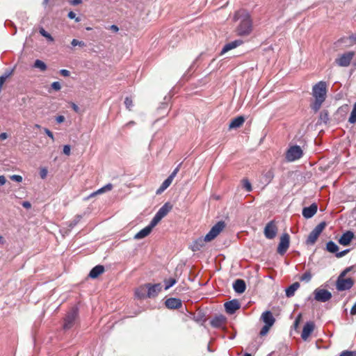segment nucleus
<instances>
[{"instance_id": "nucleus-1", "label": "nucleus", "mask_w": 356, "mask_h": 356, "mask_svg": "<svg viewBox=\"0 0 356 356\" xmlns=\"http://www.w3.org/2000/svg\"><path fill=\"white\" fill-rule=\"evenodd\" d=\"M312 96L314 101L310 104V107L314 112H317L320 110L327 97L326 82L319 81L315 84L312 88Z\"/></svg>"}, {"instance_id": "nucleus-2", "label": "nucleus", "mask_w": 356, "mask_h": 356, "mask_svg": "<svg viewBox=\"0 0 356 356\" xmlns=\"http://www.w3.org/2000/svg\"><path fill=\"white\" fill-rule=\"evenodd\" d=\"M241 17L243 18L236 29V33L241 36L248 35L251 33L252 29V20L250 19L249 15L245 13V10H239L235 13V20H238Z\"/></svg>"}, {"instance_id": "nucleus-3", "label": "nucleus", "mask_w": 356, "mask_h": 356, "mask_svg": "<svg viewBox=\"0 0 356 356\" xmlns=\"http://www.w3.org/2000/svg\"><path fill=\"white\" fill-rule=\"evenodd\" d=\"M325 227L326 222L324 221L320 222L317 226H316L315 228L309 233L306 241L307 244H314L317 238H318L319 235L321 234V232H323Z\"/></svg>"}, {"instance_id": "nucleus-4", "label": "nucleus", "mask_w": 356, "mask_h": 356, "mask_svg": "<svg viewBox=\"0 0 356 356\" xmlns=\"http://www.w3.org/2000/svg\"><path fill=\"white\" fill-rule=\"evenodd\" d=\"M225 227V224L223 221L218 222L204 236V241L209 242L213 240L222 231Z\"/></svg>"}, {"instance_id": "nucleus-5", "label": "nucleus", "mask_w": 356, "mask_h": 356, "mask_svg": "<svg viewBox=\"0 0 356 356\" xmlns=\"http://www.w3.org/2000/svg\"><path fill=\"white\" fill-rule=\"evenodd\" d=\"M355 56L353 51H346L338 56L335 59V63L340 67H348L350 65Z\"/></svg>"}, {"instance_id": "nucleus-6", "label": "nucleus", "mask_w": 356, "mask_h": 356, "mask_svg": "<svg viewBox=\"0 0 356 356\" xmlns=\"http://www.w3.org/2000/svg\"><path fill=\"white\" fill-rule=\"evenodd\" d=\"M78 317V309L76 307H73L66 315L64 318L63 328L65 330H69L72 328L75 324L76 320Z\"/></svg>"}, {"instance_id": "nucleus-7", "label": "nucleus", "mask_w": 356, "mask_h": 356, "mask_svg": "<svg viewBox=\"0 0 356 356\" xmlns=\"http://www.w3.org/2000/svg\"><path fill=\"white\" fill-rule=\"evenodd\" d=\"M303 152L298 145L291 146L286 152L285 158L288 161H294L302 156Z\"/></svg>"}, {"instance_id": "nucleus-8", "label": "nucleus", "mask_w": 356, "mask_h": 356, "mask_svg": "<svg viewBox=\"0 0 356 356\" xmlns=\"http://www.w3.org/2000/svg\"><path fill=\"white\" fill-rule=\"evenodd\" d=\"M172 209L170 202H165L156 212L152 221L157 225Z\"/></svg>"}, {"instance_id": "nucleus-9", "label": "nucleus", "mask_w": 356, "mask_h": 356, "mask_svg": "<svg viewBox=\"0 0 356 356\" xmlns=\"http://www.w3.org/2000/svg\"><path fill=\"white\" fill-rule=\"evenodd\" d=\"M314 299L321 302H325L332 298V293L327 289L318 288L314 291Z\"/></svg>"}, {"instance_id": "nucleus-10", "label": "nucleus", "mask_w": 356, "mask_h": 356, "mask_svg": "<svg viewBox=\"0 0 356 356\" xmlns=\"http://www.w3.org/2000/svg\"><path fill=\"white\" fill-rule=\"evenodd\" d=\"M289 235L287 233L283 234L280 237V241L277 250V252L281 255L284 254L289 247Z\"/></svg>"}, {"instance_id": "nucleus-11", "label": "nucleus", "mask_w": 356, "mask_h": 356, "mask_svg": "<svg viewBox=\"0 0 356 356\" xmlns=\"http://www.w3.org/2000/svg\"><path fill=\"white\" fill-rule=\"evenodd\" d=\"M277 232V227L274 220L268 222L264 227V234L268 239H273L276 236Z\"/></svg>"}, {"instance_id": "nucleus-12", "label": "nucleus", "mask_w": 356, "mask_h": 356, "mask_svg": "<svg viewBox=\"0 0 356 356\" xmlns=\"http://www.w3.org/2000/svg\"><path fill=\"white\" fill-rule=\"evenodd\" d=\"M344 275L343 273L337 281V289L339 291H345L350 289L353 285V281L351 278H342Z\"/></svg>"}, {"instance_id": "nucleus-13", "label": "nucleus", "mask_w": 356, "mask_h": 356, "mask_svg": "<svg viewBox=\"0 0 356 356\" xmlns=\"http://www.w3.org/2000/svg\"><path fill=\"white\" fill-rule=\"evenodd\" d=\"M225 311L229 314H234L236 310L239 309L241 305L238 300L234 299L230 301L226 302L224 304Z\"/></svg>"}, {"instance_id": "nucleus-14", "label": "nucleus", "mask_w": 356, "mask_h": 356, "mask_svg": "<svg viewBox=\"0 0 356 356\" xmlns=\"http://www.w3.org/2000/svg\"><path fill=\"white\" fill-rule=\"evenodd\" d=\"M315 328V324L313 321H307L302 329V332L301 334V338L304 341H307L310 336V334L313 332Z\"/></svg>"}, {"instance_id": "nucleus-15", "label": "nucleus", "mask_w": 356, "mask_h": 356, "mask_svg": "<svg viewBox=\"0 0 356 356\" xmlns=\"http://www.w3.org/2000/svg\"><path fill=\"white\" fill-rule=\"evenodd\" d=\"M147 296L149 298L156 297L162 289V285L160 283L155 284H147Z\"/></svg>"}, {"instance_id": "nucleus-16", "label": "nucleus", "mask_w": 356, "mask_h": 356, "mask_svg": "<svg viewBox=\"0 0 356 356\" xmlns=\"http://www.w3.org/2000/svg\"><path fill=\"white\" fill-rule=\"evenodd\" d=\"M156 225L151 220L150 223L147 227L142 229L134 236V238L138 240V239H142V238L146 237L151 233L153 228Z\"/></svg>"}, {"instance_id": "nucleus-17", "label": "nucleus", "mask_w": 356, "mask_h": 356, "mask_svg": "<svg viewBox=\"0 0 356 356\" xmlns=\"http://www.w3.org/2000/svg\"><path fill=\"white\" fill-rule=\"evenodd\" d=\"M318 206L316 203L312 204L309 207H304L302 209V216L308 219L313 217L317 212Z\"/></svg>"}, {"instance_id": "nucleus-18", "label": "nucleus", "mask_w": 356, "mask_h": 356, "mask_svg": "<svg viewBox=\"0 0 356 356\" xmlns=\"http://www.w3.org/2000/svg\"><path fill=\"white\" fill-rule=\"evenodd\" d=\"M165 305L167 308L175 309L181 307L182 306V302L179 298H170L165 300Z\"/></svg>"}, {"instance_id": "nucleus-19", "label": "nucleus", "mask_w": 356, "mask_h": 356, "mask_svg": "<svg viewBox=\"0 0 356 356\" xmlns=\"http://www.w3.org/2000/svg\"><path fill=\"white\" fill-rule=\"evenodd\" d=\"M353 237L354 234L350 231H347L346 232L342 234V236L339 240V242L341 245L346 246L350 244Z\"/></svg>"}, {"instance_id": "nucleus-20", "label": "nucleus", "mask_w": 356, "mask_h": 356, "mask_svg": "<svg viewBox=\"0 0 356 356\" xmlns=\"http://www.w3.org/2000/svg\"><path fill=\"white\" fill-rule=\"evenodd\" d=\"M243 43L241 40H236L234 41L227 43L221 50L220 54H224L226 52L240 46Z\"/></svg>"}, {"instance_id": "nucleus-21", "label": "nucleus", "mask_w": 356, "mask_h": 356, "mask_svg": "<svg viewBox=\"0 0 356 356\" xmlns=\"http://www.w3.org/2000/svg\"><path fill=\"white\" fill-rule=\"evenodd\" d=\"M234 290L238 293H243L246 289V284L243 280L237 279L233 284Z\"/></svg>"}, {"instance_id": "nucleus-22", "label": "nucleus", "mask_w": 356, "mask_h": 356, "mask_svg": "<svg viewBox=\"0 0 356 356\" xmlns=\"http://www.w3.org/2000/svg\"><path fill=\"white\" fill-rule=\"evenodd\" d=\"M226 322V318L220 314L218 316H216L211 321V325L213 327L219 328L222 326V325Z\"/></svg>"}, {"instance_id": "nucleus-23", "label": "nucleus", "mask_w": 356, "mask_h": 356, "mask_svg": "<svg viewBox=\"0 0 356 356\" xmlns=\"http://www.w3.org/2000/svg\"><path fill=\"white\" fill-rule=\"evenodd\" d=\"M261 318L262 319V321L264 322L265 324L271 325V326L273 325V324L275 321V319L273 317V314L270 311L264 312L262 314Z\"/></svg>"}, {"instance_id": "nucleus-24", "label": "nucleus", "mask_w": 356, "mask_h": 356, "mask_svg": "<svg viewBox=\"0 0 356 356\" xmlns=\"http://www.w3.org/2000/svg\"><path fill=\"white\" fill-rule=\"evenodd\" d=\"M104 272V267L102 265H97L92 268L89 273V277L95 279Z\"/></svg>"}, {"instance_id": "nucleus-25", "label": "nucleus", "mask_w": 356, "mask_h": 356, "mask_svg": "<svg viewBox=\"0 0 356 356\" xmlns=\"http://www.w3.org/2000/svg\"><path fill=\"white\" fill-rule=\"evenodd\" d=\"M245 122L243 116H238L234 118L229 123V129H236L240 127Z\"/></svg>"}, {"instance_id": "nucleus-26", "label": "nucleus", "mask_w": 356, "mask_h": 356, "mask_svg": "<svg viewBox=\"0 0 356 356\" xmlns=\"http://www.w3.org/2000/svg\"><path fill=\"white\" fill-rule=\"evenodd\" d=\"M147 284L139 286L135 291V295L140 299L147 298Z\"/></svg>"}, {"instance_id": "nucleus-27", "label": "nucleus", "mask_w": 356, "mask_h": 356, "mask_svg": "<svg viewBox=\"0 0 356 356\" xmlns=\"http://www.w3.org/2000/svg\"><path fill=\"white\" fill-rule=\"evenodd\" d=\"M300 284L297 282L290 285L285 291L286 297L291 298L293 296L296 291L298 290Z\"/></svg>"}, {"instance_id": "nucleus-28", "label": "nucleus", "mask_w": 356, "mask_h": 356, "mask_svg": "<svg viewBox=\"0 0 356 356\" xmlns=\"http://www.w3.org/2000/svg\"><path fill=\"white\" fill-rule=\"evenodd\" d=\"M172 180L171 177H168L160 186V187L156 191V194H161L163 193L167 188L170 186V185L172 184Z\"/></svg>"}, {"instance_id": "nucleus-29", "label": "nucleus", "mask_w": 356, "mask_h": 356, "mask_svg": "<svg viewBox=\"0 0 356 356\" xmlns=\"http://www.w3.org/2000/svg\"><path fill=\"white\" fill-rule=\"evenodd\" d=\"M326 249L328 252L331 253L337 254L339 250V247L334 242L329 241L326 244Z\"/></svg>"}, {"instance_id": "nucleus-30", "label": "nucleus", "mask_w": 356, "mask_h": 356, "mask_svg": "<svg viewBox=\"0 0 356 356\" xmlns=\"http://www.w3.org/2000/svg\"><path fill=\"white\" fill-rule=\"evenodd\" d=\"M33 67L39 69L41 72H44L47 70V66L42 60L37 59L34 62Z\"/></svg>"}, {"instance_id": "nucleus-31", "label": "nucleus", "mask_w": 356, "mask_h": 356, "mask_svg": "<svg viewBox=\"0 0 356 356\" xmlns=\"http://www.w3.org/2000/svg\"><path fill=\"white\" fill-rule=\"evenodd\" d=\"M113 188V184H107L106 185H105L104 186H103L102 188L98 189L96 192L92 193L90 195V196H94L97 194H101V193H103L104 192H106V191H109L111 190H112Z\"/></svg>"}, {"instance_id": "nucleus-32", "label": "nucleus", "mask_w": 356, "mask_h": 356, "mask_svg": "<svg viewBox=\"0 0 356 356\" xmlns=\"http://www.w3.org/2000/svg\"><path fill=\"white\" fill-rule=\"evenodd\" d=\"M82 216L81 215H76L72 220L68 223L69 229H73L81 220Z\"/></svg>"}, {"instance_id": "nucleus-33", "label": "nucleus", "mask_w": 356, "mask_h": 356, "mask_svg": "<svg viewBox=\"0 0 356 356\" xmlns=\"http://www.w3.org/2000/svg\"><path fill=\"white\" fill-rule=\"evenodd\" d=\"M348 122L351 124L356 122V102L354 104L353 108L350 113V115L348 118Z\"/></svg>"}, {"instance_id": "nucleus-34", "label": "nucleus", "mask_w": 356, "mask_h": 356, "mask_svg": "<svg viewBox=\"0 0 356 356\" xmlns=\"http://www.w3.org/2000/svg\"><path fill=\"white\" fill-rule=\"evenodd\" d=\"M164 282H165V290H168L170 287H172L174 284H175L177 281L175 278H170L168 280H165Z\"/></svg>"}, {"instance_id": "nucleus-35", "label": "nucleus", "mask_w": 356, "mask_h": 356, "mask_svg": "<svg viewBox=\"0 0 356 356\" xmlns=\"http://www.w3.org/2000/svg\"><path fill=\"white\" fill-rule=\"evenodd\" d=\"M312 277V275L311 273L309 271H307L302 275L300 280V281H302V282H309L311 280Z\"/></svg>"}, {"instance_id": "nucleus-36", "label": "nucleus", "mask_w": 356, "mask_h": 356, "mask_svg": "<svg viewBox=\"0 0 356 356\" xmlns=\"http://www.w3.org/2000/svg\"><path fill=\"white\" fill-rule=\"evenodd\" d=\"M39 32L41 34V35L46 38L49 41L52 42L54 40L53 37L48 32H47L43 28L40 29Z\"/></svg>"}, {"instance_id": "nucleus-37", "label": "nucleus", "mask_w": 356, "mask_h": 356, "mask_svg": "<svg viewBox=\"0 0 356 356\" xmlns=\"http://www.w3.org/2000/svg\"><path fill=\"white\" fill-rule=\"evenodd\" d=\"M242 184H243V187L245 189L246 191L250 192L252 191V185L248 179H243Z\"/></svg>"}, {"instance_id": "nucleus-38", "label": "nucleus", "mask_w": 356, "mask_h": 356, "mask_svg": "<svg viewBox=\"0 0 356 356\" xmlns=\"http://www.w3.org/2000/svg\"><path fill=\"white\" fill-rule=\"evenodd\" d=\"M274 175L272 170H268L264 174L265 181L269 183L273 178Z\"/></svg>"}, {"instance_id": "nucleus-39", "label": "nucleus", "mask_w": 356, "mask_h": 356, "mask_svg": "<svg viewBox=\"0 0 356 356\" xmlns=\"http://www.w3.org/2000/svg\"><path fill=\"white\" fill-rule=\"evenodd\" d=\"M124 104H125V106L127 109H129V111L131 109V108L133 107L134 104H133V101L131 98L129 97H126L125 99H124Z\"/></svg>"}, {"instance_id": "nucleus-40", "label": "nucleus", "mask_w": 356, "mask_h": 356, "mask_svg": "<svg viewBox=\"0 0 356 356\" xmlns=\"http://www.w3.org/2000/svg\"><path fill=\"white\" fill-rule=\"evenodd\" d=\"M270 327H272V326H271V325H268L265 324V325H264V327L261 328V330H260L259 334H260L261 336H264V335H266V334L268 332V331H269V330H270Z\"/></svg>"}, {"instance_id": "nucleus-41", "label": "nucleus", "mask_w": 356, "mask_h": 356, "mask_svg": "<svg viewBox=\"0 0 356 356\" xmlns=\"http://www.w3.org/2000/svg\"><path fill=\"white\" fill-rule=\"evenodd\" d=\"M71 44L73 46V47H75V46H80V47H85L86 46V44L83 41H79L76 39H73L71 42Z\"/></svg>"}, {"instance_id": "nucleus-42", "label": "nucleus", "mask_w": 356, "mask_h": 356, "mask_svg": "<svg viewBox=\"0 0 356 356\" xmlns=\"http://www.w3.org/2000/svg\"><path fill=\"white\" fill-rule=\"evenodd\" d=\"M10 179L14 181L22 182V177L18 175H13L10 177Z\"/></svg>"}, {"instance_id": "nucleus-43", "label": "nucleus", "mask_w": 356, "mask_h": 356, "mask_svg": "<svg viewBox=\"0 0 356 356\" xmlns=\"http://www.w3.org/2000/svg\"><path fill=\"white\" fill-rule=\"evenodd\" d=\"M339 356H356V351H343Z\"/></svg>"}, {"instance_id": "nucleus-44", "label": "nucleus", "mask_w": 356, "mask_h": 356, "mask_svg": "<svg viewBox=\"0 0 356 356\" xmlns=\"http://www.w3.org/2000/svg\"><path fill=\"white\" fill-rule=\"evenodd\" d=\"M67 17L70 19H74L76 22H79L81 21V19L79 17H76V14L73 11L69 12Z\"/></svg>"}, {"instance_id": "nucleus-45", "label": "nucleus", "mask_w": 356, "mask_h": 356, "mask_svg": "<svg viewBox=\"0 0 356 356\" xmlns=\"http://www.w3.org/2000/svg\"><path fill=\"white\" fill-rule=\"evenodd\" d=\"M51 88L54 90H60L61 88V86H60V83L58 82V81H55V82H53L51 83Z\"/></svg>"}, {"instance_id": "nucleus-46", "label": "nucleus", "mask_w": 356, "mask_h": 356, "mask_svg": "<svg viewBox=\"0 0 356 356\" xmlns=\"http://www.w3.org/2000/svg\"><path fill=\"white\" fill-rule=\"evenodd\" d=\"M44 131L45 134L54 141V137L53 133L49 129H48L47 128H44Z\"/></svg>"}, {"instance_id": "nucleus-47", "label": "nucleus", "mask_w": 356, "mask_h": 356, "mask_svg": "<svg viewBox=\"0 0 356 356\" xmlns=\"http://www.w3.org/2000/svg\"><path fill=\"white\" fill-rule=\"evenodd\" d=\"M63 153L65 155H70V146L69 145H65L63 147Z\"/></svg>"}, {"instance_id": "nucleus-48", "label": "nucleus", "mask_w": 356, "mask_h": 356, "mask_svg": "<svg viewBox=\"0 0 356 356\" xmlns=\"http://www.w3.org/2000/svg\"><path fill=\"white\" fill-rule=\"evenodd\" d=\"M348 39L351 44H356V33L350 35Z\"/></svg>"}, {"instance_id": "nucleus-49", "label": "nucleus", "mask_w": 356, "mask_h": 356, "mask_svg": "<svg viewBox=\"0 0 356 356\" xmlns=\"http://www.w3.org/2000/svg\"><path fill=\"white\" fill-rule=\"evenodd\" d=\"M60 74L63 76H69L70 74V71H68L67 70H65V69H63V70H60Z\"/></svg>"}, {"instance_id": "nucleus-50", "label": "nucleus", "mask_w": 356, "mask_h": 356, "mask_svg": "<svg viewBox=\"0 0 356 356\" xmlns=\"http://www.w3.org/2000/svg\"><path fill=\"white\" fill-rule=\"evenodd\" d=\"M348 250H345L336 254L337 257H342L348 252Z\"/></svg>"}, {"instance_id": "nucleus-51", "label": "nucleus", "mask_w": 356, "mask_h": 356, "mask_svg": "<svg viewBox=\"0 0 356 356\" xmlns=\"http://www.w3.org/2000/svg\"><path fill=\"white\" fill-rule=\"evenodd\" d=\"M179 166H177L174 170L173 172L170 175V177L172 178V179H173L175 178V177L176 176V175L177 174V172H179Z\"/></svg>"}, {"instance_id": "nucleus-52", "label": "nucleus", "mask_w": 356, "mask_h": 356, "mask_svg": "<svg viewBox=\"0 0 356 356\" xmlns=\"http://www.w3.org/2000/svg\"><path fill=\"white\" fill-rule=\"evenodd\" d=\"M300 314L298 315V316L296 318L294 323H293V326H294V328L296 329L298 327V325H299V322H300Z\"/></svg>"}, {"instance_id": "nucleus-53", "label": "nucleus", "mask_w": 356, "mask_h": 356, "mask_svg": "<svg viewBox=\"0 0 356 356\" xmlns=\"http://www.w3.org/2000/svg\"><path fill=\"white\" fill-rule=\"evenodd\" d=\"M56 120L58 123H62L65 121V117L63 115H58L56 117Z\"/></svg>"}, {"instance_id": "nucleus-54", "label": "nucleus", "mask_w": 356, "mask_h": 356, "mask_svg": "<svg viewBox=\"0 0 356 356\" xmlns=\"http://www.w3.org/2000/svg\"><path fill=\"white\" fill-rule=\"evenodd\" d=\"M40 175L42 179H44L47 175V170L46 169H42Z\"/></svg>"}, {"instance_id": "nucleus-55", "label": "nucleus", "mask_w": 356, "mask_h": 356, "mask_svg": "<svg viewBox=\"0 0 356 356\" xmlns=\"http://www.w3.org/2000/svg\"><path fill=\"white\" fill-rule=\"evenodd\" d=\"M22 207H24L25 209H30L31 207V204L28 201H24L22 202Z\"/></svg>"}, {"instance_id": "nucleus-56", "label": "nucleus", "mask_w": 356, "mask_h": 356, "mask_svg": "<svg viewBox=\"0 0 356 356\" xmlns=\"http://www.w3.org/2000/svg\"><path fill=\"white\" fill-rule=\"evenodd\" d=\"M6 182V179L3 175L0 176V186L4 185Z\"/></svg>"}, {"instance_id": "nucleus-57", "label": "nucleus", "mask_w": 356, "mask_h": 356, "mask_svg": "<svg viewBox=\"0 0 356 356\" xmlns=\"http://www.w3.org/2000/svg\"><path fill=\"white\" fill-rule=\"evenodd\" d=\"M350 314L356 315V302L354 304V305L350 309Z\"/></svg>"}, {"instance_id": "nucleus-58", "label": "nucleus", "mask_w": 356, "mask_h": 356, "mask_svg": "<svg viewBox=\"0 0 356 356\" xmlns=\"http://www.w3.org/2000/svg\"><path fill=\"white\" fill-rule=\"evenodd\" d=\"M109 29L113 32H118L119 31V28L116 25H111Z\"/></svg>"}, {"instance_id": "nucleus-59", "label": "nucleus", "mask_w": 356, "mask_h": 356, "mask_svg": "<svg viewBox=\"0 0 356 356\" xmlns=\"http://www.w3.org/2000/svg\"><path fill=\"white\" fill-rule=\"evenodd\" d=\"M81 2H82L81 0H72L70 1V3L73 6H76V5L81 3Z\"/></svg>"}, {"instance_id": "nucleus-60", "label": "nucleus", "mask_w": 356, "mask_h": 356, "mask_svg": "<svg viewBox=\"0 0 356 356\" xmlns=\"http://www.w3.org/2000/svg\"><path fill=\"white\" fill-rule=\"evenodd\" d=\"M202 245H198V243L196 242L195 244H194L193 247V251H197V250H200V247H201Z\"/></svg>"}, {"instance_id": "nucleus-61", "label": "nucleus", "mask_w": 356, "mask_h": 356, "mask_svg": "<svg viewBox=\"0 0 356 356\" xmlns=\"http://www.w3.org/2000/svg\"><path fill=\"white\" fill-rule=\"evenodd\" d=\"M8 138V135L6 133L0 134V140H3Z\"/></svg>"}, {"instance_id": "nucleus-62", "label": "nucleus", "mask_w": 356, "mask_h": 356, "mask_svg": "<svg viewBox=\"0 0 356 356\" xmlns=\"http://www.w3.org/2000/svg\"><path fill=\"white\" fill-rule=\"evenodd\" d=\"M321 119H323V120H327V119H328L327 113H323V112H322V113H321Z\"/></svg>"}, {"instance_id": "nucleus-63", "label": "nucleus", "mask_w": 356, "mask_h": 356, "mask_svg": "<svg viewBox=\"0 0 356 356\" xmlns=\"http://www.w3.org/2000/svg\"><path fill=\"white\" fill-rule=\"evenodd\" d=\"M134 124H135V122L134 121H129V122H127L125 124V127H130V126H132V125H134Z\"/></svg>"}, {"instance_id": "nucleus-64", "label": "nucleus", "mask_w": 356, "mask_h": 356, "mask_svg": "<svg viewBox=\"0 0 356 356\" xmlns=\"http://www.w3.org/2000/svg\"><path fill=\"white\" fill-rule=\"evenodd\" d=\"M5 243H6L5 238L2 236H0V243L3 245Z\"/></svg>"}]
</instances>
